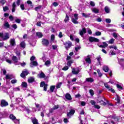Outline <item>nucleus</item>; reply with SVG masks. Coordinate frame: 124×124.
<instances>
[{"label": "nucleus", "instance_id": "obj_20", "mask_svg": "<svg viewBox=\"0 0 124 124\" xmlns=\"http://www.w3.org/2000/svg\"><path fill=\"white\" fill-rule=\"evenodd\" d=\"M21 86L22 88H25V89H27L28 88V83L26 82H22L21 83Z\"/></svg>", "mask_w": 124, "mask_h": 124}, {"label": "nucleus", "instance_id": "obj_62", "mask_svg": "<svg viewBox=\"0 0 124 124\" xmlns=\"http://www.w3.org/2000/svg\"><path fill=\"white\" fill-rule=\"evenodd\" d=\"M9 19L10 21H13V20H14V17H13V16H9Z\"/></svg>", "mask_w": 124, "mask_h": 124}, {"label": "nucleus", "instance_id": "obj_47", "mask_svg": "<svg viewBox=\"0 0 124 124\" xmlns=\"http://www.w3.org/2000/svg\"><path fill=\"white\" fill-rule=\"evenodd\" d=\"M51 64V61L47 60L45 62V65H49Z\"/></svg>", "mask_w": 124, "mask_h": 124}, {"label": "nucleus", "instance_id": "obj_7", "mask_svg": "<svg viewBox=\"0 0 124 124\" xmlns=\"http://www.w3.org/2000/svg\"><path fill=\"white\" fill-rule=\"evenodd\" d=\"M0 106L1 107H6V106H8V102L5 100L2 99L1 100Z\"/></svg>", "mask_w": 124, "mask_h": 124}, {"label": "nucleus", "instance_id": "obj_34", "mask_svg": "<svg viewBox=\"0 0 124 124\" xmlns=\"http://www.w3.org/2000/svg\"><path fill=\"white\" fill-rule=\"evenodd\" d=\"M3 10L4 12H5L8 10H9V8L7 6H5L4 7H3Z\"/></svg>", "mask_w": 124, "mask_h": 124}, {"label": "nucleus", "instance_id": "obj_36", "mask_svg": "<svg viewBox=\"0 0 124 124\" xmlns=\"http://www.w3.org/2000/svg\"><path fill=\"white\" fill-rule=\"evenodd\" d=\"M99 103H100L101 105H103L104 106H106V105H107V103H106V102H104L103 100H102L101 101L99 102Z\"/></svg>", "mask_w": 124, "mask_h": 124}, {"label": "nucleus", "instance_id": "obj_48", "mask_svg": "<svg viewBox=\"0 0 124 124\" xmlns=\"http://www.w3.org/2000/svg\"><path fill=\"white\" fill-rule=\"evenodd\" d=\"M116 87L117 89H120V90H124V88L121 86L120 84H117Z\"/></svg>", "mask_w": 124, "mask_h": 124}, {"label": "nucleus", "instance_id": "obj_2", "mask_svg": "<svg viewBox=\"0 0 124 124\" xmlns=\"http://www.w3.org/2000/svg\"><path fill=\"white\" fill-rule=\"evenodd\" d=\"M63 44L64 45V47L67 51H68L72 46V43L71 41L65 42Z\"/></svg>", "mask_w": 124, "mask_h": 124}, {"label": "nucleus", "instance_id": "obj_51", "mask_svg": "<svg viewBox=\"0 0 124 124\" xmlns=\"http://www.w3.org/2000/svg\"><path fill=\"white\" fill-rule=\"evenodd\" d=\"M20 8H21V10H25V4H21L20 5Z\"/></svg>", "mask_w": 124, "mask_h": 124}, {"label": "nucleus", "instance_id": "obj_29", "mask_svg": "<svg viewBox=\"0 0 124 124\" xmlns=\"http://www.w3.org/2000/svg\"><path fill=\"white\" fill-rule=\"evenodd\" d=\"M45 77H46V76L45 75V74H44V73L41 72L40 74V75H39L40 78H45Z\"/></svg>", "mask_w": 124, "mask_h": 124}, {"label": "nucleus", "instance_id": "obj_19", "mask_svg": "<svg viewBox=\"0 0 124 124\" xmlns=\"http://www.w3.org/2000/svg\"><path fill=\"white\" fill-rule=\"evenodd\" d=\"M31 122L33 124H39V123H38V120L36 118L32 119Z\"/></svg>", "mask_w": 124, "mask_h": 124}, {"label": "nucleus", "instance_id": "obj_37", "mask_svg": "<svg viewBox=\"0 0 124 124\" xmlns=\"http://www.w3.org/2000/svg\"><path fill=\"white\" fill-rule=\"evenodd\" d=\"M72 63H73V61L70 60V61H68L67 64L68 66L70 67V66H71Z\"/></svg>", "mask_w": 124, "mask_h": 124}, {"label": "nucleus", "instance_id": "obj_40", "mask_svg": "<svg viewBox=\"0 0 124 124\" xmlns=\"http://www.w3.org/2000/svg\"><path fill=\"white\" fill-rule=\"evenodd\" d=\"M5 79L6 80H11V79H12V78H11V75H6V78Z\"/></svg>", "mask_w": 124, "mask_h": 124}, {"label": "nucleus", "instance_id": "obj_33", "mask_svg": "<svg viewBox=\"0 0 124 124\" xmlns=\"http://www.w3.org/2000/svg\"><path fill=\"white\" fill-rule=\"evenodd\" d=\"M29 83H32V82H34V78L31 77L29 79H28Z\"/></svg>", "mask_w": 124, "mask_h": 124}, {"label": "nucleus", "instance_id": "obj_53", "mask_svg": "<svg viewBox=\"0 0 124 124\" xmlns=\"http://www.w3.org/2000/svg\"><path fill=\"white\" fill-rule=\"evenodd\" d=\"M80 49H81V46H78V47H75V50L76 52H78L79 51V50H80Z\"/></svg>", "mask_w": 124, "mask_h": 124}, {"label": "nucleus", "instance_id": "obj_12", "mask_svg": "<svg viewBox=\"0 0 124 124\" xmlns=\"http://www.w3.org/2000/svg\"><path fill=\"white\" fill-rule=\"evenodd\" d=\"M3 27L4 28V29H10V25L9 24L8 22L6 21L3 24Z\"/></svg>", "mask_w": 124, "mask_h": 124}, {"label": "nucleus", "instance_id": "obj_60", "mask_svg": "<svg viewBox=\"0 0 124 124\" xmlns=\"http://www.w3.org/2000/svg\"><path fill=\"white\" fill-rule=\"evenodd\" d=\"M12 27L14 30H17V24H13Z\"/></svg>", "mask_w": 124, "mask_h": 124}, {"label": "nucleus", "instance_id": "obj_30", "mask_svg": "<svg viewBox=\"0 0 124 124\" xmlns=\"http://www.w3.org/2000/svg\"><path fill=\"white\" fill-rule=\"evenodd\" d=\"M85 61L86 62H88V63H92V60H91V58L90 57L86 58Z\"/></svg>", "mask_w": 124, "mask_h": 124}, {"label": "nucleus", "instance_id": "obj_49", "mask_svg": "<svg viewBox=\"0 0 124 124\" xmlns=\"http://www.w3.org/2000/svg\"><path fill=\"white\" fill-rule=\"evenodd\" d=\"M74 17L75 18L74 19H76V20H78V19H79V17H78V14H74Z\"/></svg>", "mask_w": 124, "mask_h": 124}, {"label": "nucleus", "instance_id": "obj_55", "mask_svg": "<svg viewBox=\"0 0 124 124\" xmlns=\"http://www.w3.org/2000/svg\"><path fill=\"white\" fill-rule=\"evenodd\" d=\"M15 22L17 24H20L21 23V19L17 18L15 20Z\"/></svg>", "mask_w": 124, "mask_h": 124}, {"label": "nucleus", "instance_id": "obj_58", "mask_svg": "<svg viewBox=\"0 0 124 124\" xmlns=\"http://www.w3.org/2000/svg\"><path fill=\"white\" fill-rule=\"evenodd\" d=\"M47 87H48V84H46V85H45V86H44V91H45V92L47 91Z\"/></svg>", "mask_w": 124, "mask_h": 124}, {"label": "nucleus", "instance_id": "obj_10", "mask_svg": "<svg viewBox=\"0 0 124 124\" xmlns=\"http://www.w3.org/2000/svg\"><path fill=\"white\" fill-rule=\"evenodd\" d=\"M65 97L67 100H71L72 99V97H71V95L69 94V93H66Z\"/></svg>", "mask_w": 124, "mask_h": 124}, {"label": "nucleus", "instance_id": "obj_57", "mask_svg": "<svg viewBox=\"0 0 124 124\" xmlns=\"http://www.w3.org/2000/svg\"><path fill=\"white\" fill-rule=\"evenodd\" d=\"M82 15L83 17H85V18H88L89 17V15L86 14L85 13H82Z\"/></svg>", "mask_w": 124, "mask_h": 124}, {"label": "nucleus", "instance_id": "obj_44", "mask_svg": "<svg viewBox=\"0 0 124 124\" xmlns=\"http://www.w3.org/2000/svg\"><path fill=\"white\" fill-rule=\"evenodd\" d=\"M32 64L35 66H37V65H38V63H37V62L36 61H33L32 62Z\"/></svg>", "mask_w": 124, "mask_h": 124}, {"label": "nucleus", "instance_id": "obj_6", "mask_svg": "<svg viewBox=\"0 0 124 124\" xmlns=\"http://www.w3.org/2000/svg\"><path fill=\"white\" fill-rule=\"evenodd\" d=\"M29 73V71L27 70L22 71L21 74H20V77L21 78H26V76H27Z\"/></svg>", "mask_w": 124, "mask_h": 124}, {"label": "nucleus", "instance_id": "obj_13", "mask_svg": "<svg viewBox=\"0 0 124 124\" xmlns=\"http://www.w3.org/2000/svg\"><path fill=\"white\" fill-rule=\"evenodd\" d=\"M80 72V70L79 69H78L77 71L75 70V68H73V70L72 71V73L74 75H77Z\"/></svg>", "mask_w": 124, "mask_h": 124}, {"label": "nucleus", "instance_id": "obj_18", "mask_svg": "<svg viewBox=\"0 0 124 124\" xmlns=\"http://www.w3.org/2000/svg\"><path fill=\"white\" fill-rule=\"evenodd\" d=\"M12 60L13 61V62H14L15 63H17V62H18V58H17L16 56H13L12 57Z\"/></svg>", "mask_w": 124, "mask_h": 124}, {"label": "nucleus", "instance_id": "obj_8", "mask_svg": "<svg viewBox=\"0 0 124 124\" xmlns=\"http://www.w3.org/2000/svg\"><path fill=\"white\" fill-rule=\"evenodd\" d=\"M89 40L90 42H99V39L92 36L89 38Z\"/></svg>", "mask_w": 124, "mask_h": 124}, {"label": "nucleus", "instance_id": "obj_41", "mask_svg": "<svg viewBox=\"0 0 124 124\" xmlns=\"http://www.w3.org/2000/svg\"><path fill=\"white\" fill-rule=\"evenodd\" d=\"M89 93L91 94V95H92L93 96V95L94 94V92L93 91V89H90L89 90Z\"/></svg>", "mask_w": 124, "mask_h": 124}, {"label": "nucleus", "instance_id": "obj_4", "mask_svg": "<svg viewBox=\"0 0 124 124\" xmlns=\"http://www.w3.org/2000/svg\"><path fill=\"white\" fill-rule=\"evenodd\" d=\"M104 85L106 88V89H108V91H109V92H111L112 93H115V90H114L113 88L110 87V86L108 85V83H104Z\"/></svg>", "mask_w": 124, "mask_h": 124}, {"label": "nucleus", "instance_id": "obj_11", "mask_svg": "<svg viewBox=\"0 0 124 124\" xmlns=\"http://www.w3.org/2000/svg\"><path fill=\"white\" fill-rule=\"evenodd\" d=\"M12 12L13 13L14 12H15V11H16V4L15 2H14L13 3V4L12 5Z\"/></svg>", "mask_w": 124, "mask_h": 124}, {"label": "nucleus", "instance_id": "obj_28", "mask_svg": "<svg viewBox=\"0 0 124 124\" xmlns=\"http://www.w3.org/2000/svg\"><path fill=\"white\" fill-rule=\"evenodd\" d=\"M42 8V6L41 5H40L38 6L35 7L34 10H35V11H38V10H40Z\"/></svg>", "mask_w": 124, "mask_h": 124}, {"label": "nucleus", "instance_id": "obj_22", "mask_svg": "<svg viewBox=\"0 0 124 124\" xmlns=\"http://www.w3.org/2000/svg\"><path fill=\"white\" fill-rule=\"evenodd\" d=\"M116 98L115 99V100L117 101V103H120L121 102V97L118 94H116Z\"/></svg>", "mask_w": 124, "mask_h": 124}, {"label": "nucleus", "instance_id": "obj_14", "mask_svg": "<svg viewBox=\"0 0 124 124\" xmlns=\"http://www.w3.org/2000/svg\"><path fill=\"white\" fill-rule=\"evenodd\" d=\"M36 36H37L38 38H42L43 37V34L42 32H37L36 33Z\"/></svg>", "mask_w": 124, "mask_h": 124}, {"label": "nucleus", "instance_id": "obj_26", "mask_svg": "<svg viewBox=\"0 0 124 124\" xmlns=\"http://www.w3.org/2000/svg\"><path fill=\"white\" fill-rule=\"evenodd\" d=\"M77 20H78V19H76L74 18H73L72 19V22L73 24L77 25V24H79V22L77 21Z\"/></svg>", "mask_w": 124, "mask_h": 124}, {"label": "nucleus", "instance_id": "obj_9", "mask_svg": "<svg viewBox=\"0 0 124 124\" xmlns=\"http://www.w3.org/2000/svg\"><path fill=\"white\" fill-rule=\"evenodd\" d=\"M84 33H87V30H86V28H82V30L80 31L79 32V34L81 36H83Z\"/></svg>", "mask_w": 124, "mask_h": 124}, {"label": "nucleus", "instance_id": "obj_54", "mask_svg": "<svg viewBox=\"0 0 124 124\" xmlns=\"http://www.w3.org/2000/svg\"><path fill=\"white\" fill-rule=\"evenodd\" d=\"M106 22L107 24H110V23H111V19L109 18H106Z\"/></svg>", "mask_w": 124, "mask_h": 124}, {"label": "nucleus", "instance_id": "obj_23", "mask_svg": "<svg viewBox=\"0 0 124 124\" xmlns=\"http://www.w3.org/2000/svg\"><path fill=\"white\" fill-rule=\"evenodd\" d=\"M97 62L98 65H100L101 64V62H100V60H101V57L100 55H99L98 57L96 58Z\"/></svg>", "mask_w": 124, "mask_h": 124}, {"label": "nucleus", "instance_id": "obj_3", "mask_svg": "<svg viewBox=\"0 0 124 124\" xmlns=\"http://www.w3.org/2000/svg\"><path fill=\"white\" fill-rule=\"evenodd\" d=\"M42 44L46 47H48L49 44H50V42H49V40L44 38L42 39Z\"/></svg>", "mask_w": 124, "mask_h": 124}, {"label": "nucleus", "instance_id": "obj_31", "mask_svg": "<svg viewBox=\"0 0 124 124\" xmlns=\"http://www.w3.org/2000/svg\"><path fill=\"white\" fill-rule=\"evenodd\" d=\"M105 11L106 12V13H110V10L109 9V7H108V6H106L105 7Z\"/></svg>", "mask_w": 124, "mask_h": 124}, {"label": "nucleus", "instance_id": "obj_35", "mask_svg": "<svg viewBox=\"0 0 124 124\" xmlns=\"http://www.w3.org/2000/svg\"><path fill=\"white\" fill-rule=\"evenodd\" d=\"M97 72L99 75V77H102V73L100 72V70L99 69H97Z\"/></svg>", "mask_w": 124, "mask_h": 124}, {"label": "nucleus", "instance_id": "obj_45", "mask_svg": "<svg viewBox=\"0 0 124 124\" xmlns=\"http://www.w3.org/2000/svg\"><path fill=\"white\" fill-rule=\"evenodd\" d=\"M95 34L96 36H99L101 35V32L98 31H96L95 33Z\"/></svg>", "mask_w": 124, "mask_h": 124}, {"label": "nucleus", "instance_id": "obj_32", "mask_svg": "<svg viewBox=\"0 0 124 124\" xmlns=\"http://www.w3.org/2000/svg\"><path fill=\"white\" fill-rule=\"evenodd\" d=\"M55 88H56V87L54 85H52V86H50V92H51V93H54V91H55Z\"/></svg>", "mask_w": 124, "mask_h": 124}, {"label": "nucleus", "instance_id": "obj_61", "mask_svg": "<svg viewBox=\"0 0 124 124\" xmlns=\"http://www.w3.org/2000/svg\"><path fill=\"white\" fill-rule=\"evenodd\" d=\"M5 0H1L0 1V3L2 4V5H4L5 4Z\"/></svg>", "mask_w": 124, "mask_h": 124}, {"label": "nucleus", "instance_id": "obj_56", "mask_svg": "<svg viewBox=\"0 0 124 124\" xmlns=\"http://www.w3.org/2000/svg\"><path fill=\"white\" fill-rule=\"evenodd\" d=\"M90 103L92 104V105H94V106L96 104V103L95 102V101H94V100H91Z\"/></svg>", "mask_w": 124, "mask_h": 124}, {"label": "nucleus", "instance_id": "obj_64", "mask_svg": "<svg viewBox=\"0 0 124 124\" xmlns=\"http://www.w3.org/2000/svg\"><path fill=\"white\" fill-rule=\"evenodd\" d=\"M90 5H91V6H95V4L94 3V2L93 1H90Z\"/></svg>", "mask_w": 124, "mask_h": 124}, {"label": "nucleus", "instance_id": "obj_59", "mask_svg": "<svg viewBox=\"0 0 124 124\" xmlns=\"http://www.w3.org/2000/svg\"><path fill=\"white\" fill-rule=\"evenodd\" d=\"M21 3V0H16V5L17 6H19Z\"/></svg>", "mask_w": 124, "mask_h": 124}, {"label": "nucleus", "instance_id": "obj_52", "mask_svg": "<svg viewBox=\"0 0 124 124\" xmlns=\"http://www.w3.org/2000/svg\"><path fill=\"white\" fill-rule=\"evenodd\" d=\"M62 84V82H60L59 83L57 86H56V88L57 89H60V88H61V85Z\"/></svg>", "mask_w": 124, "mask_h": 124}, {"label": "nucleus", "instance_id": "obj_43", "mask_svg": "<svg viewBox=\"0 0 124 124\" xmlns=\"http://www.w3.org/2000/svg\"><path fill=\"white\" fill-rule=\"evenodd\" d=\"M46 85V84L45 83V82L44 81H42L40 83V87L41 88H42Z\"/></svg>", "mask_w": 124, "mask_h": 124}, {"label": "nucleus", "instance_id": "obj_25", "mask_svg": "<svg viewBox=\"0 0 124 124\" xmlns=\"http://www.w3.org/2000/svg\"><path fill=\"white\" fill-rule=\"evenodd\" d=\"M69 21V16L67 15V14L66 15L65 18L64 19V23H67Z\"/></svg>", "mask_w": 124, "mask_h": 124}, {"label": "nucleus", "instance_id": "obj_50", "mask_svg": "<svg viewBox=\"0 0 124 124\" xmlns=\"http://www.w3.org/2000/svg\"><path fill=\"white\" fill-rule=\"evenodd\" d=\"M68 66H65L64 67L62 68V70H64V71H66V70H68Z\"/></svg>", "mask_w": 124, "mask_h": 124}, {"label": "nucleus", "instance_id": "obj_24", "mask_svg": "<svg viewBox=\"0 0 124 124\" xmlns=\"http://www.w3.org/2000/svg\"><path fill=\"white\" fill-rule=\"evenodd\" d=\"M103 70L105 71V72H108V71H109V67L107 66H104L103 67Z\"/></svg>", "mask_w": 124, "mask_h": 124}, {"label": "nucleus", "instance_id": "obj_39", "mask_svg": "<svg viewBox=\"0 0 124 124\" xmlns=\"http://www.w3.org/2000/svg\"><path fill=\"white\" fill-rule=\"evenodd\" d=\"M114 41H115L114 39V38H111L108 41V44H114Z\"/></svg>", "mask_w": 124, "mask_h": 124}, {"label": "nucleus", "instance_id": "obj_63", "mask_svg": "<svg viewBox=\"0 0 124 124\" xmlns=\"http://www.w3.org/2000/svg\"><path fill=\"white\" fill-rule=\"evenodd\" d=\"M11 83H12V84H15L16 83H17V80L13 79L11 81Z\"/></svg>", "mask_w": 124, "mask_h": 124}, {"label": "nucleus", "instance_id": "obj_21", "mask_svg": "<svg viewBox=\"0 0 124 124\" xmlns=\"http://www.w3.org/2000/svg\"><path fill=\"white\" fill-rule=\"evenodd\" d=\"M112 119H113V120H114V121L115 122H119V121H120V116H112Z\"/></svg>", "mask_w": 124, "mask_h": 124}, {"label": "nucleus", "instance_id": "obj_16", "mask_svg": "<svg viewBox=\"0 0 124 124\" xmlns=\"http://www.w3.org/2000/svg\"><path fill=\"white\" fill-rule=\"evenodd\" d=\"M10 44L12 46H16V43L15 42V39H11L10 40Z\"/></svg>", "mask_w": 124, "mask_h": 124}, {"label": "nucleus", "instance_id": "obj_46", "mask_svg": "<svg viewBox=\"0 0 124 124\" xmlns=\"http://www.w3.org/2000/svg\"><path fill=\"white\" fill-rule=\"evenodd\" d=\"M51 41H55V35L52 34L50 38Z\"/></svg>", "mask_w": 124, "mask_h": 124}, {"label": "nucleus", "instance_id": "obj_38", "mask_svg": "<svg viewBox=\"0 0 124 124\" xmlns=\"http://www.w3.org/2000/svg\"><path fill=\"white\" fill-rule=\"evenodd\" d=\"M92 11L94 12V13H99V10L96 9V8H94L92 10Z\"/></svg>", "mask_w": 124, "mask_h": 124}, {"label": "nucleus", "instance_id": "obj_17", "mask_svg": "<svg viewBox=\"0 0 124 124\" xmlns=\"http://www.w3.org/2000/svg\"><path fill=\"white\" fill-rule=\"evenodd\" d=\"M86 82H89L90 83H93V82L94 81V79L92 78H86Z\"/></svg>", "mask_w": 124, "mask_h": 124}, {"label": "nucleus", "instance_id": "obj_1", "mask_svg": "<svg viewBox=\"0 0 124 124\" xmlns=\"http://www.w3.org/2000/svg\"><path fill=\"white\" fill-rule=\"evenodd\" d=\"M9 119L12 120L15 124L18 123V124H20V119H17L16 116L13 115V114H10Z\"/></svg>", "mask_w": 124, "mask_h": 124}, {"label": "nucleus", "instance_id": "obj_27", "mask_svg": "<svg viewBox=\"0 0 124 124\" xmlns=\"http://www.w3.org/2000/svg\"><path fill=\"white\" fill-rule=\"evenodd\" d=\"M104 99L105 100V98H104V97H101V96H99L98 97L97 99V102H98V103H99V102L101 101H102V99Z\"/></svg>", "mask_w": 124, "mask_h": 124}, {"label": "nucleus", "instance_id": "obj_42", "mask_svg": "<svg viewBox=\"0 0 124 124\" xmlns=\"http://www.w3.org/2000/svg\"><path fill=\"white\" fill-rule=\"evenodd\" d=\"M20 46L21 47V48H25L26 45H25V42H22L20 44Z\"/></svg>", "mask_w": 124, "mask_h": 124}, {"label": "nucleus", "instance_id": "obj_15", "mask_svg": "<svg viewBox=\"0 0 124 124\" xmlns=\"http://www.w3.org/2000/svg\"><path fill=\"white\" fill-rule=\"evenodd\" d=\"M9 39V33H4V37L3 38V40H7V39Z\"/></svg>", "mask_w": 124, "mask_h": 124}, {"label": "nucleus", "instance_id": "obj_5", "mask_svg": "<svg viewBox=\"0 0 124 124\" xmlns=\"http://www.w3.org/2000/svg\"><path fill=\"white\" fill-rule=\"evenodd\" d=\"M75 113V110L73 109H70L69 112H67V116L68 118H71V116H73Z\"/></svg>", "mask_w": 124, "mask_h": 124}]
</instances>
